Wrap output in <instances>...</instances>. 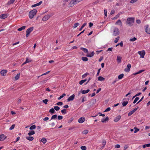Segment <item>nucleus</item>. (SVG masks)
<instances>
[{"label": "nucleus", "instance_id": "nucleus-1", "mask_svg": "<svg viewBox=\"0 0 150 150\" xmlns=\"http://www.w3.org/2000/svg\"><path fill=\"white\" fill-rule=\"evenodd\" d=\"M134 20V18H128L127 20V24L129 26H131L132 25Z\"/></svg>", "mask_w": 150, "mask_h": 150}, {"label": "nucleus", "instance_id": "nucleus-2", "mask_svg": "<svg viewBox=\"0 0 150 150\" xmlns=\"http://www.w3.org/2000/svg\"><path fill=\"white\" fill-rule=\"evenodd\" d=\"M37 12V11L35 9H33L30 11L29 14V18H33L34 16L36 15Z\"/></svg>", "mask_w": 150, "mask_h": 150}, {"label": "nucleus", "instance_id": "nucleus-3", "mask_svg": "<svg viewBox=\"0 0 150 150\" xmlns=\"http://www.w3.org/2000/svg\"><path fill=\"white\" fill-rule=\"evenodd\" d=\"M77 0H71L68 5V7H71L79 3Z\"/></svg>", "mask_w": 150, "mask_h": 150}, {"label": "nucleus", "instance_id": "nucleus-4", "mask_svg": "<svg viewBox=\"0 0 150 150\" xmlns=\"http://www.w3.org/2000/svg\"><path fill=\"white\" fill-rule=\"evenodd\" d=\"M113 35L114 36H116L118 35L119 34V31L118 28L114 27L113 28Z\"/></svg>", "mask_w": 150, "mask_h": 150}, {"label": "nucleus", "instance_id": "nucleus-5", "mask_svg": "<svg viewBox=\"0 0 150 150\" xmlns=\"http://www.w3.org/2000/svg\"><path fill=\"white\" fill-rule=\"evenodd\" d=\"M33 27H31L29 28H28L26 32V37H27L30 35V33L33 30Z\"/></svg>", "mask_w": 150, "mask_h": 150}, {"label": "nucleus", "instance_id": "nucleus-6", "mask_svg": "<svg viewBox=\"0 0 150 150\" xmlns=\"http://www.w3.org/2000/svg\"><path fill=\"white\" fill-rule=\"evenodd\" d=\"M145 30L146 33L148 34H150V28H149V25H146L145 26Z\"/></svg>", "mask_w": 150, "mask_h": 150}, {"label": "nucleus", "instance_id": "nucleus-7", "mask_svg": "<svg viewBox=\"0 0 150 150\" xmlns=\"http://www.w3.org/2000/svg\"><path fill=\"white\" fill-rule=\"evenodd\" d=\"M139 108L138 107H137V108H134L133 110L131 111L130 112L128 113V115L129 116H130L132 115L133 113L136 112V111Z\"/></svg>", "mask_w": 150, "mask_h": 150}, {"label": "nucleus", "instance_id": "nucleus-8", "mask_svg": "<svg viewBox=\"0 0 150 150\" xmlns=\"http://www.w3.org/2000/svg\"><path fill=\"white\" fill-rule=\"evenodd\" d=\"M138 53L141 56L142 58H144L145 54V52L144 51H139L138 52Z\"/></svg>", "mask_w": 150, "mask_h": 150}, {"label": "nucleus", "instance_id": "nucleus-9", "mask_svg": "<svg viewBox=\"0 0 150 150\" xmlns=\"http://www.w3.org/2000/svg\"><path fill=\"white\" fill-rule=\"evenodd\" d=\"M131 67V65L130 64H128L127 67L125 69V71L126 72H129Z\"/></svg>", "mask_w": 150, "mask_h": 150}, {"label": "nucleus", "instance_id": "nucleus-10", "mask_svg": "<svg viewBox=\"0 0 150 150\" xmlns=\"http://www.w3.org/2000/svg\"><path fill=\"white\" fill-rule=\"evenodd\" d=\"M7 72V71L6 69H3L0 72L1 74L3 76H5Z\"/></svg>", "mask_w": 150, "mask_h": 150}, {"label": "nucleus", "instance_id": "nucleus-11", "mask_svg": "<svg viewBox=\"0 0 150 150\" xmlns=\"http://www.w3.org/2000/svg\"><path fill=\"white\" fill-rule=\"evenodd\" d=\"M50 16L49 15H45L42 18V20L44 21H45L50 18Z\"/></svg>", "mask_w": 150, "mask_h": 150}, {"label": "nucleus", "instance_id": "nucleus-12", "mask_svg": "<svg viewBox=\"0 0 150 150\" xmlns=\"http://www.w3.org/2000/svg\"><path fill=\"white\" fill-rule=\"evenodd\" d=\"M32 61V60L30 59H29L28 57H26L25 61L22 64V66Z\"/></svg>", "mask_w": 150, "mask_h": 150}, {"label": "nucleus", "instance_id": "nucleus-13", "mask_svg": "<svg viewBox=\"0 0 150 150\" xmlns=\"http://www.w3.org/2000/svg\"><path fill=\"white\" fill-rule=\"evenodd\" d=\"M85 120V118L83 117H82L79 119L78 122L80 123H82L84 122Z\"/></svg>", "mask_w": 150, "mask_h": 150}, {"label": "nucleus", "instance_id": "nucleus-14", "mask_svg": "<svg viewBox=\"0 0 150 150\" xmlns=\"http://www.w3.org/2000/svg\"><path fill=\"white\" fill-rule=\"evenodd\" d=\"M75 95L73 94L69 97L67 99L68 101L72 100L74 98Z\"/></svg>", "mask_w": 150, "mask_h": 150}, {"label": "nucleus", "instance_id": "nucleus-15", "mask_svg": "<svg viewBox=\"0 0 150 150\" xmlns=\"http://www.w3.org/2000/svg\"><path fill=\"white\" fill-rule=\"evenodd\" d=\"M8 16L7 14H1L0 16V18L1 19H5Z\"/></svg>", "mask_w": 150, "mask_h": 150}, {"label": "nucleus", "instance_id": "nucleus-16", "mask_svg": "<svg viewBox=\"0 0 150 150\" xmlns=\"http://www.w3.org/2000/svg\"><path fill=\"white\" fill-rule=\"evenodd\" d=\"M121 118L120 115H118L115 118L114 121L115 122H117Z\"/></svg>", "mask_w": 150, "mask_h": 150}, {"label": "nucleus", "instance_id": "nucleus-17", "mask_svg": "<svg viewBox=\"0 0 150 150\" xmlns=\"http://www.w3.org/2000/svg\"><path fill=\"white\" fill-rule=\"evenodd\" d=\"M115 24L120 25L121 27L122 26V23L120 20L119 19L115 23Z\"/></svg>", "mask_w": 150, "mask_h": 150}, {"label": "nucleus", "instance_id": "nucleus-18", "mask_svg": "<svg viewBox=\"0 0 150 150\" xmlns=\"http://www.w3.org/2000/svg\"><path fill=\"white\" fill-rule=\"evenodd\" d=\"M95 53L93 51L91 53L89 54H87V56L88 57H92L94 54Z\"/></svg>", "mask_w": 150, "mask_h": 150}, {"label": "nucleus", "instance_id": "nucleus-19", "mask_svg": "<svg viewBox=\"0 0 150 150\" xmlns=\"http://www.w3.org/2000/svg\"><path fill=\"white\" fill-rule=\"evenodd\" d=\"M42 1H41L38 3H37L36 4H35L33 5L32 6V7H36V6H39L42 3Z\"/></svg>", "mask_w": 150, "mask_h": 150}, {"label": "nucleus", "instance_id": "nucleus-20", "mask_svg": "<svg viewBox=\"0 0 150 150\" xmlns=\"http://www.w3.org/2000/svg\"><path fill=\"white\" fill-rule=\"evenodd\" d=\"M122 58L121 57L119 56H117V60L118 63H120L122 61Z\"/></svg>", "mask_w": 150, "mask_h": 150}, {"label": "nucleus", "instance_id": "nucleus-21", "mask_svg": "<svg viewBox=\"0 0 150 150\" xmlns=\"http://www.w3.org/2000/svg\"><path fill=\"white\" fill-rule=\"evenodd\" d=\"M35 133V132L34 131H29V132L28 133V135L29 136H31L33 135Z\"/></svg>", "mask_w": 150, "mask_h": 150}, {"label": "nucleus", "instance_id": "nucleus-22", "mask_svg": "<svg viewBox=\"0 0 150 150\" xmlns=\"http://www.w3.org/2000/svg\"><path fill=\"white\" fill-rule=\"evenodd\" d=\"M16 0H10L7 3V5H9L13 3Z\"/></svg>", "mask_w": 150, "mask_h": 150}, {"label": "nucleus", "instance_id": "nucleus-23", "mask_svg": "<svg viewBox=\"0 0 150 150\" xmlns=\"http://www.w3.org/2000/svg\"><path fill=\"white\" fill-rule=\"evenodd\" d=\"M26 139L29 141H33L34 139V138L33 137H26Z\"/></svg>", "mask_w": 150, "mask_h": 150}, {"label": "nucleus", "instance_id": "nucleus-24", "mask_svg": "<svg viewBox=\"0 0 150 150\" xmlns=\"http://www.w3.org/2000/svg\"><path fill=\"white\" fill-rule=\"evenodd\" d=\"M80 49L81 50H83L85 53H88V50L86 48L81 47Z\"/></svg>", "mask_w": 150, "mask_h": 150}, {"label": "nucleus", "instance_id": "nucleus-25", "mask_svg": "<svg viewBox=\"0 0 150 150\" xmlns=\"http://www.w3.org/2000/svg\"><path fill=\"white\" fill-rule=\"evenodd\" d=\"M5 138L4 134H2L0 135V141H3L4 140Z\"/></svg>", "mask_w": 150, "mask_h": 150}, {"label": "nucleus", "instance_id": "nucleus-26", "mask_svg": "<svg viewBox=\"0 0 150 150\" xmlns=\"http://www.w3.org/2000/svg\"><path fill=\"white\" fill-rule=\"evenodd\" d=\"M90 91L89 89H87L86 90H83L81 91V93L83 94H84L88 93Z\"/></svg>", "mask_w": 150, "mask_h": 150}, {"label": "nucleus", "instance_id": "nucleus-27", "mask_svg": "<svg viewBox=\"0 0 150 150\" xmlns=\"http://www.w3.org/2000/svg\"><path fill=\"white\" fill-rule=\"evenodd\" d=\"M98 81H104L105 79L102 76H100L98 77Z\"/></svg>", "mask_w": 150, "mask_h": 150}, {"label": "nucleus", "instance_id": "nucleus-28", "mask_svg": "<svg viewBox=\"0 0 150 150\" xmlns=\"http://www.w3.org/2000/svg\"><path fill=\"white\" fill-rule=\"evenodd\" d=\"M49 111L50 113L52 114L55 112L54 109H53V108L50 109Z\"/></svg>", "mask_w": 150, "mask_h": 150}, {"label": "nucleus", "instance_id": "nucleus-29", "mask_svg": "<svg viewBox=\"0 0 150 150\" xmlns=\"http://www.w3.org/2000/svg\"><path fill=\"white\" fill-rule=\"evenodd\" d=\"M124 75V74H122L119 75L118 76V79H122Z\"/></svg>", "mask_w": 150, "mask_h": 150}, {"label": "nucleus", "instance_id": "nucleus-30", "mask_svg": "<svg viewBox=\"0 0 150 150\" xmlns=\"http://www.w3.org/2000/svg\"><path fill=\"white\" fill-rule=\"evenodd\" d=\"M20 73L18 74L15 77V79L16 80H17L20 77Z\"/></svg>", "mask_w": 150, "mask_h": 150}, {"label": "nucleus", "instance_id": "nucleus-31", "mask_svg": "<svg viewBox=\"0 0 150 150\" xmlns=\"http://www.w3.org/2000/svg\"><path fill=\"white\" fill-rule=\"evenodd\" d=\"M25 27H26L25 26H23L22 27H21L20 28H18V30L19 31H21L22 30L24 29H25Z\"/></svg>", "mask_w": 150, "mask_h": 150}, {"label": "nucleus", "instance_id": "nucleus-32", "mask_svg": "<svg viewBox=\"0 0 150 150\" xmlns=\"http://www.w3.org/2000/svg\"><path fill=\"white\" fill-rule=\"evenodd\" d=\"M40 141L43 144H45L47 142V139L45 138H42L41 139Z\"/></svg>", "mask_w": 150, "mask_h": 150}, {"label": "nucleus", "instance_id": "nucleus-33", "mask_svg": "<svg viewBox=\"0 0 150 150\" xmlns=\"http://www.w3.org/2000/svg\"><path fill=\"white\" fill-rule=\"evenodd\" d=\"M79 25H80V24L79 23H75L74 24V25L73 26V28H76Z\"/></svg>", "mask_w": 150, "mask_h": 150}, {"label": "nucleus", "instance_id": "nucleus-34", "mask_svg": "<svg viewBox=\"0 0 150 150\" xmlns=\"http://www.w3.org/2000/svg\"><path fill=\"white\" fill-rule=\"evenodd\" d=\"M128 103V101H123L122 103V105L123 107H124L127 105Z\"/></svg>", "mask_w": 150, "mask_h": 150}, {"label": "nucleus", "instance_id": "nucleus-35", "mask_svg": "<svg viewBox=\"0 0 150 150\" xmlns=\"http://www.w3.org/2000/svg\"><path fill=\"white\" fill-rule=\"evenodd\" d=\"M57 115H53L51 117V120L55 119L57 118Z\"/></svg>", "mask_w": 150, "mask_h": 150}, {"label": "nucleus", "instance_id": "nucleus-36", "mask_svg": "<svg viewBox=\"0 0 150 150\" xmlns=\"http://www.w3.org/2000/svg\"><path fill=\"white\" fill-rule=\"evenodd\" d=\"M82 60L84 61H86L88 60V59L87 57H82Z\"/></svg>", "mask_w": 150, "mask_h": 150}, {"label": "nucleus", "instance_id": "nucleus-37", "mask_svg": "<svg viewBox=\"0 0 150 150\" xmlns=\"http://www.w3.org/2000/svg\"><path fill=\"white\" fill-rule=\"evenodd\" d=\"M36 128V126L35 125H32L30 127V129L32 130L35 129Z\"/></svg>", "mask_w": 150, "mask_h": 150}, {"label": "nucleus", "instance_id": "nucleus-38", "mask_svg": "<svg viewBox=\"0 0 150 150\" xmlns=\"http://www.w3.org/2000/svg\"><path fill=\"white\" fill-rule=\"evenodd\" d=\"M102 143L103 145V146H102V147H104L106 145V142L104 140H103L102 141Z\"/></svg>", "mask_w": 150, "mask_h": 150}, {"label": "nucleus", "instance_id": "nucleus-39", "mask_svg": "<svg viewBox=\"0 0 150 150\" xmlns=\"http://www.w3.org/2000/svg\"><path fill=\"white\" fill-rule=\"evenodd\" d=\"M139 97H136L135 98L134 100L133 103L134 104H135L137 102V101L139 100Z\"/></svg>", "mask_w": 150, "mask_h": 150}, {"label": "nucleus", "instance_id": "nucleus-40", "mask_svg": "<svg viewBox=\"0 0 150 150\" xmlns=\"http://www.w3.org/2000/svg\"><path fill=\"white\" fill-rule=\"evenodd\" d=\"M88 130H84L82 132V133L83 134H86L88 133Z\"/></svg>", "mask_w": 150, "mask_h": 150}, {"label": "nucleus", "instance_id": "nucleus-41", "mask_svg": "<svg viewBox=\"0 0 150 150\" xmlns=\"http://www.w3.org/2000/svg\"><path fill=\"white\" fill-rule=\"evenodd\" d=\"M81 149L82 150H86V147L85 146H81Z\"/></svg>", "mask_w": 150, "mask_h": 150}, {"label": "nucleus", "instance_id": "nucleus-42", "mask_svg": "<svg viewBox=\"0 0 150 150\" xmlns=\"http://www.w3.org/2000/svg\"><path fill=\"white\" fill-rule=\"evenodd\" d=\"M137 40V38L135 37H134L132 38H131L129 40L130 41H134Z\"/></svg>", "mask_w": 150, "mask_h": 150}, {"label": "nucleus", "instance_id": "nucleus-43", "mask_svg": "<svg viewBox=\"0 0 150 150\" xmlns=\"http://www.w3.org/2000/svg\"><path fill=\"white\" fill-rule=\"evenodd\" d=\"M119 38H120V37L119 36H118L117 38H116L115 39V40L114 41V42L115 43L117 42H118V40L119 39Z\"/></svg>", "mask_w": 150, "mask_h": 150}, {"label": "nucleus", "instance_id": "nucleus-44", "mask_svg": "<svg viewBox=\"0 0 150 150\" xmlns=\"http://www.w3.org/2000/svg\"><path fill=\"white\" fill-rule=\"evenodd\" d=\"M61 112L63 114H66L67 113V111L65 109H63L62 110H61Z\"/></svg>", "mask_w": 150, "mask_h": 150}, {"label": "nucleus", "instance_id": "nucleus-45", "mask_svg": "<svg viewBox=\"0 0 150 150\" xmlns=\"http://www.w3.org/2000/svg\"><path fill=\"white\" fill-rule=\"evenodd\" d=\"M48 101V100L47 99H45L42 100V102L44 103L45 104H47Z\"/></svg>", "mask_w": 150, "mask_h": 150}, {"label": "nucleus", "instance_id": "nucleus-46", "mask_svg": "<svg viewBox=\"0 0 150 150\" xmlns=\"http://www.w3.org/2000/svg\"><path fill=\"white\" fill-rule=\"evenodd\" d=\"M15 126V124L13 125L9 128V129L10 130H12L14 128Z\"/></svg>", "mask_w": 150, "mask_h": 150}, {"label": "nucleus", "instance_id": "nucleus-47", "mask_svg": "<svg viewBox=\"0 0 150 150\" xmlns=\"http://www.w3.org/2000/svg\"><path fill=\"white\" fill-rule=\"evenodd\" d=\"M63 104V103L62 102H59L58 103H57V104H55L56 105H60V106H61Z\"/></svg>", "mask_w": 150, "mask_h": 150}, {"label": "nucleus", "instance_id": "nucleus-48", "mask_svg": "<svg viewBox=\"0 0 150 150\" xmlns=\"http://www.w3.org/2000/svg\"><path fill=\"white\" fill-rule=\"evenodd\" d=\"M46 80L42 81H40V82L39 84L40 85L46 83Z\"/></svg>", "mask_w": 150, "mask_h": 150}, {"label": "nucleus", "instance_id": "nucleus-49", "mask_svg": "<svg viewBox=\"0 0 150 150\" xmlns=\"http://www.w3.org/2000/svg\"><path fill=\"white\" fill-rule=\"evenodd\" d=\"M88 74V73H85L84 74L82 75V77L83 78L86 77L87 75Z\"/></svg>", "mask_w": 150, "mask_h": 150}, {"label": "nucleus", "instance_id": "nucleus-50", "mask_svg": "<svg viewBox=\"0 0 150 150\" xmlns=\"http://www.w3.org/2000/svg\"><path fill=\"white\" fill-rule=\"evenodd\" d=\"M54 108L56 111H58L59 109L60 108L58 106H56L54 107Z\"/></svg>", "mask_w": 150, "mask_h": 150}, {"label": "nucleus", "instance_id": "nucleus-51", "mask_svg": "<svg viewBox=\"0 0 150 150\" xmlns=\"http://www.w3.org/2000/svg\"><path fill=\"white\" fill-rule=\"evenodd\" d=\"M134 129H135L134 132V133H136L139 130V129L137 128L136 127L134 128Z\"/></svg>", "mask_w": 150, "mask_h": 150}, {"label": "nucleus", "instance_id": "nucleus-52", "mask_svg": "<svg viewBox=\"0 0 150 150\" xmlns=\"http://www.w3.org/2000/svg\"><path fill=\"white\" fill-rule=\"evenodd\" d=\"M119 16H120V15L119 14H118L117 15H116L115 16V17H114L112 19L114 20V19H117L119 17Z\"/></svg>", "mask_w": 150, "mask_h": 150}, {"label": "nucleus", "instance_id": "nucleus-53", "mask_svg": "<svg viewBox=\"0 0 150 150\" xmlns=\"http://www.w3.org/2000/svg\"><path fill=\"white\" fill-rule=\"evenodd\" d=\"M144 97L142 96V98H141V99L137 103V104H138L140 102H141L144 98Z\"/></svg>", "mask_w": 150, "mask_h": 150}, {"label": "nucleus", "instance_id": "nucleus-54", "mask_svg": "<svg viewBox=\"0 0 150 150\" xmlns=\"http://www.w3.org/2000/svg\"><path fill=\"white\" fill-rule=\"evenodd\" d=\"M118 81V79L117 78H116L115 81H114L112 83V84H114L115 83L117 82Z\"/></svg>", "mask_w": 150, "mask_h": 150}, {"label": "nucleus", "instance_id": "nucleus-55", "mask_svg": "<svg viewBox=\"0 0 150 150\" xmlns=\"http://www.w3.org/2000/svg\"><path fill=\"white\" fill-rule=\"evenodd\" d=\"M110 110V107L108 108L107 109H106L105 110V112H107L109 111Z\"/></svg>", "mask_w": 150, "mask_h": 150}, {"label": "nucleus", "instance_id": "nucleus-56", "mask_svg": "<svg viewBox=\"0 0 150 150\" xmlns=\"http://www.w3.org/2000/svg\"><path fill=\"white\" fill-rule=\"evenodd\" d=\"M137 0H132L130 1V2L131 3L133 4L136 2Z\"/></svg>", "mask_w": 150, "mask_h": 150}, {"label": "nucleus", "instance_id": "nucleus-57", "mask_svg": "<svg viewBox=\"0 0 150 150\" xmlns=\"http://www.w3.org/2000/svg\"><path fill=\"white\" fill-rule=\"evenodd\" d=\"M104 14H105V16L107 17V9H105L104 10Z\"/></svg>", "mask_w": 150, "mask_h": 150}, {"label": "nucleus", "instance_id": "nucleus-58", "mask_svg": "<svg viewBox=\"0 0 150 150\" xmlns=\"http://www.w3.org/2000/svg\"><path fill=\"white\" fill-rule=\"evenodd\" d=\"M63 118V117L62 116L59 115L58 116V119L59 120H61Z\"/></svg>", "mask_w": 150, "mask_h": 150}, {"label": "nucleus", "instance_id": "nucleus-59", "mask_svg": "<svg viewBox=\"0 0 150 150\" xmlns=\"http://www.w3.org/2000/svg\"><path fill=\"white\" fill-rule=\"evenodd\" d=\"M129 148V146L128 145H125L124 146V150H126L127 149H128Z\"/></svg>", "mask_w": 150, "mask_h": 150}, {"label": "nucleus", "instance_id": "nucleus-60", "mask_svg": "<svg viewBox=\"0 0 150 150\" xmlns=\"http://www.w3.org/2000/svg\"><path fill=\"white\" fill-rule=\"evenodd\" d=\"M115 147L116 148H119L120 147V146L118 144H116L115 145Z\"/></svg>", "mask_w": 150, "mask_h": 150}, {"label": "nucleus", "instance_id": "nucleus-61", "mask_svg": "<svg viewBox=\"0 0 150 150\" xmlns=\"http://www.w3.org/2000/svg\"><path fill=\"white\" fill-rule=\"evenodd\" d=\"M91 78L90 77H89L88 78V81H87V82L86 83V84H87L88 83V82L91 80Z\"/></svg>", "mask_w": 150, "mask_h": 150}, {"label": "nucleus", "instance_id": "nucleus-62", "mask_svg": "<svg viewBox=\"0 0 150 150\" xmlns=\"http://www.w3.org/2000/svg\"><path fill=\"white\" fill-rule=\"evenodd\" d=\"M115 13V11L114 10H112L111 11H110V14L111 15Z\"/></svg>", "mask_w": 150, "mask_h": 150}, {"label": "nucleus", "instance_id": "nucleus-63", "mask_svg": "<svg viewBox=\"0 0 150 150\" xmlns=\"http://www.w3.org/2000/svg\"><path fill=\"white\" fill-rule=\"evenodd\" d=\"M84 81H83V80H81L80 81L79 83L80 85H82L83 83H84Z\"/></svg>", "mask_w": 150, "mask_h": 150}, {"label": "nucleus", "instance_id": "nucleus-64", "mask_svg": "<svg viewBox=\"0 0 150 150\" xmlns=\"http://www.w3.org/2000/svg\"><path fill=\"white\" fill-rule=\"evenodd\" d=\"M119 45L121 47L123 46V44L122 41L121 42L119 43Z\"/></svg>", "mask_w": 150, "mask_h": 150}]
</instances>
